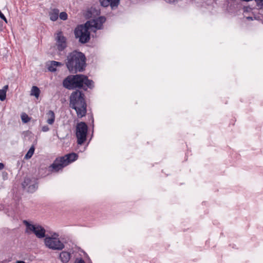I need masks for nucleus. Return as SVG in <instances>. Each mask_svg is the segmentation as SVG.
I'll return each mask as SVG.
<instances>
[{
    "mask_svg": "<svg viewBox=\"0 0 263 263\" xmlns=\"http://www.w3.org/2000/svg\"><path fill=\"white\" fill-rule=\"evenodd\" d=\"M49 130V128L47 125L43 126L42 128V130L44 132H48Z\"/></svg>",
    "mask_w": 263,
    "mask_h": 263,
    "instance_id": "b1692460",
    "label": "nucleus"
},
{
    "mask_svg": "<svg viewBox=\"0 0 263 263\" xmlns=\"http://www.w3.org/2000/svg\"><path fill=\"white\" fill-rule=\"evenodd\" d=\"M37 179L34 177H26L22 183L24 189L28 192L33 193L38 187Z\"/></svg>",
    "mask_w": 263,
    "mask_h": 263,
    "instance_id": "6e6552de",
    "label": "nucleus"
},
{
    "mask_svg": "<svg viewBox=\"0 0 263 263\" xmlns=\"http://www.w3.org/2000/svg\"><path fill=\"white\" fill-rule=\"evenodd\" d=\"M63 86L68 90L78 89L86 91L88 88H93V82L88 79V77L81 74L69 75L63 81Z\"/></svg>",
    "mask_w": 263,
    "mask_h": 263,
    "instance_id": "f257e3e1",
    "label": "nucleus"
},
{
    "mask_svg": "<svg viewBox=\"0 0 263 263\" xmlns=\"http://www.w3.org/2000/svg\"><path fill=\"white\" fill-rule=\"evenodd\" d=\"M54 62V64H55L56 65V66H62L64 65V64H63L62 63H61V62H57V61H53Z\"/></svg>",
    "mask_w": 263,
    "mask_h": 263,
    "instance_id": "393cba45",
    "label": "nucleus"
},
{
    "mask_svg": "<svg viewBox=\"0 0 263 263\" xmlns=\"http://www.w3.org/2000/svg\"><path fill=\"white\" fill-rule=\"evenodd\" d=\"M8 88V85L4 86L3 89H0V100L2 101H4L6 98V92Z\"/></svg>",
    "mask_w": 263,
    "mask_h": 263,
    "instance_id": "dca6fc26",
    "label": "nucleus"
},
{
    "mask_svg": "<svg viewBox=\"0 0 263 263\" xmlns=\"http://www.w3.org/2000/svg\"><path fill=\"white\" fill-rule=\"evenodd\" d=\"M86 58L85 54L77 50L68 53L65 60L67 69L71 73L83 72L86 67Z\"/></svg>",
    "mask_w": 263,
    "mask_h": 263,
    "instance_id": "f03ea898",
    "label": "nucleus"
},
{
    "mask_svg": "<svg viewBox=\"0 0 263 263\" xmlns=\"http://www.w3.org/2000/svg\"><path fill=\"white\" fill-rule=\"evenodd\" d=\"M21 118L24 123H27L30 121V118L26 114L22 115Z\"/></svg>",
    "mask_w": 263,
    "mask_h": 263,
    "instance_id": "4be33fe9",
    "label": "nucleus"
},
{
    "mask_svg": "<svg viewBox=\"0 0 263 263\" xmlns=\"http://www.w3.org/2000/svg\"><path fill=\"white\" fill-rule=\"evenodd\" d=\"M247 19L248 20H249V21H252L253 20V17H251V16H248L247 17Z\"/></svg>",
    "mask_w": 263,
    "mask_h": 263,
    "instance_id": "7c9ffc66",
    "label": "nucleus"
},
{
    "mask_svg": "<svg viewBox=\"0 0 263 263\" xmlns=\"http://www.w3.org/2000/svg\"><path fill=\"white\" fill-rule=\"evenodd\" d=\"M77 263H85V262L82 259H80Z\"/></svg>",
    "mask_w": 263,
    "mask_h": 263,
    "instance_id": "c85d7f7f",
    "label": "nucleus"
},
{
    "mask_svg": "<svg viewBox=\"0 0 263 263\" xmlns=\"http://www.w3.org/2000/svg\"><path fill=\"white\" fill-rule=\"evenodd\" d=\"M4 168V164L3 163H0V171Z\"/></svg>",
    "mask_w": 263,
    "mask_h": 263,
    "instance_id": "cd10ccee",
    "label": "nucleus"
},
{
    "mask_svg": "<svg viewBox=\"0 0 263 263\" xmlns=\"http://www.w3.org/2000/svg\"><path fill=\"white\" fill-rule=\"evenodd\" d=\"M88 132V126L86 123L80 122L76 126V135L77 138V143L79 145H82L86 140Z\"/></svg>",
    "mask_w": 263,
    "mask_h": 263,
    "instance_id": "423d86ee",
    "label": "nucleus"
},
{
    "mask_svg": "<svg viewBox=\"0 0 263 263\" xmlns=\"http://www.w3.org/2000/svg\"><path fill=\"white\" fill-rule=\"evenodd\" d=\"M91 29L86 25H78L74 29L76 38L79 39V42L82 44L87 43L90 40V31Z\"/></svg>",
    "mask_w": 263,
    "mask_h": 263,
    "instance_id": "39448f33",
    "label": "nucleus"
},
{
    "mask_svg": "<svg viewBox=\"0 0 263 263\" xmlns=\"http://www.w3.org/2000/svg\"><path fill=\"white\" fill-rule=\"evenodd\" d=\"M105 21V17L101 16L87 21L86 25H88L91 29V31H95L96 30L102 29L103 28V24Z\"/></svg>",
    "mask_w": 263,
    "mask_h": 263,
    "instance_id": "9d476101",
    "label": "nucleus"
},
{
    "mask_svg": "<svg viewBox=\"0 0 263 263\" xmlns=\"http://www.w3.org/2000/svg\"><path fill=\"white\" fill-rule=\"evenodd\" d=\"M59 16L61 20L63 21L66 20L68 18L67 14L65 12H62L60 14L59 13Z\"/></svg>",
    "mask_w": 263,
    "mask_h": 263,
    "instance_id": "412c9836",
    "label": "nucleus"
},
{
    "mask_svg": "<svg viewBox=\"0 0 263 263\" xmlns=\"http://www.w3.org/2000/svg\"><path fill=\"white\" fill-rule=\"evenodd\" d=\"M47 116L48 117L47 122L50 125L53 124L55 120V115L54 112L52 110H49L47 112Z\"/></svg>",
    "mask_w": 263,
    "mask_h": 263,
    "instance_id": "2eb2a0df",
    "label": "nucleus"
},
{
    "mask_svg": "<svg viewBox=\"0 0 263 263\" xmlns=\"http://www.w3.org/2000/svg\"><path fill=\"white\" fill-rule=\"evenodd\" d=\"M55 41L57 50L60 53L64 51L68 46L67 39L64 36L62 31L57 33Z\"/></svg>",
    "mask_w": 263,
    "mask_h": 263,
    "instance_id": "1a4fd4ad",
    "label": "nucleus"
},
{
    "mask_svg": "<svg viewBox=\"0 0 263 263\" xmlns=\"http://www.w3.org/2000/svg\"><path fill=\"white\" fill-rule=\"evenodd\" d=\"M69 107L76 111L78 118L85 116L87 112V104L85 95L82 90L73 91L69 97Z\"/></svg>",
    "mask_w": 263,
    "mask_h": 263,
    "instance_id": "7ed1b4c3",
    "label": "nucleus"
},
{
    "mask_svg": "<svg viewBox=\"0 0 263 263\" xmlns=\"http://www.w3.org/2000/svg\"><path fill=\"white\" fill-rule=\"evenodd\" d=\"M260 9H263V1L257 5Z\"/></svg>",
    "mask_w": 263,
    "mask_h": 263,
    "instance_id": "a878e982",
    "label": "nucleus"
},
{
    "mask_svg": "<svg viewBox=\"0 0 263 263\" xmlns=\"http://www.w3.org/2000/svg\"><path fill=\"white\" fill-rule=\"evenodd\" d=\"M60 258L63 263H67L70 258V254L66 251H63L60 254Z\"/></svg>",
    "mask_w": 263,
    "mask_h": 263,
    "instance_id": "4468645a",
    "label": "nucleus"
},
{
    "mask_svg": "<svg viewBox=\"0 0 263 263\" xmlns=\"http://www.w3.org/2000/svg\"><path fill=\"white\" fill-rule=\"evenodd\" d=\"M42 170H43V169H41V170H40V173H41V171H42Z\"/></svg>",
    "mask_w": 263,
    "mask_h": 263,
    "instance_id": "473e14b6",
    "label": "nucleus"
},
{
    "mask_svg": "<svg viewBox=\"0 0 263 263\" xmlns=\"http://www.w3.org/2000/svg\"><path fill=\"white\" fill-rule=\"evenodd\" d=\"M24 223L26 225L27 229L32 231L33 232L35 230L36 226L29 223V222L26 220L24 221Z\"/></svg>",
    "mask_w": 263,
    "mask_h": 263,
    "instance_id": "6ab92c4d",
    "label": "nucleus"
},
{
    "mask_svg": "<svg viewBox=\"0 0 263 263\" xmlns=\"http://www.w3.org/2000/svg\"><path fill=\"white\" fill-rule=\"evenodd\" d=\"M78 158V155L76 153H71L65 155L64 156L57 158L53 163L51 164L48 168H45L46 171L58 172L69 164L70 163L77 160Z\"/></svg>",
    "mask_w": 263,
    "mask_h": 263,
    "instance_id": "20e7f679",
    "label": "nucleus"
},
{
    "mask_svg": "<svg viewBox=\"0 0 263 263\" xmlns=\"http://www.w3.org/2000/svg\"><path fill=\"white\" fill-rule=\"evenodd\" d=\"M59 10L57 8L51 9L49 12L50 20L53 22L56 21L59 17Z\"/></svg>",
    "mask_w": 263,
    "mask_h": 263,
    "instance_id": "ddd939ff",
    "label": "nucleus"
},
{
    "mask_svg": "<svg viewBox=\"0 0 263 263\" xmlns=\"http://www.w3.org/2000/svg\"><path fill=\"white\" fill-rule=\"evenodd\" d=\"M0 18L1 19H2L3 20H4L5 22H6V23L7 22L6 17L5 16L4 14L1 12V10H0Z\"/></svg>",
    "mask_w": 263,
    "mask_h": 263,
    "instance_id": "5701e85b",
    "label": "nucleus"
},
{
    "mask_svg": "<svg viewBox=\"0 0 263 263\" xmlns=\"http://www.w3.org/2000/svg\"><path fill=\"white\" fill-rule=\"evenodd\" d=\"M166 2H170V1H167V0H165Z\"/></svg>",
    "mask_w": 263,
    "mask_h": 263,
    "instance_id": "72a5a7b5",
    "label": "nucleus"
},
{
    "mask_svg": "<svg viewBox=\"0 0 263 263\" xmlns=\"http://www.w3.org/2000/svg\"><path fill=\"white\" fill-rule=\"evenodd\" d=\"M34 150H35V148H34V146L32 145L29 148V149L27 152V154L25 155V158L26 159H28L31 158V157L32 156V155L34 154Z\"/></svg>",
    "mask_w": 263,
    "mask_h": 263,
    "instance_id": "a211bd4d",
    "label": "nucleus"
},
{
    "mask_svg": "<svg viewBox=\"0 0 263 263\" xmlns=\"http://www.w3.org/2000/svg\"><path fill=\"white\" fill-rule=\"evenodd\" d=\"M16 263H25V261L23 260H18L16 262Z\"/></svg>",
    "mask_w": 263,
    "mask_h": 263,
    "instance_id": "2f4dec72",
    "label": "nucleus"
},
{
    "mask_svg": "<svg viewBox=\"0 0 263 263\" xmlns=\"http://www.w3.org/2000/svg\"><path fill=\"white\" fill-rule=\"evenodd\" d=\"M33 233L39 238H43L45 236V230L41 226H37Z\"/></svg>",
    "mask_w": 263,
    "mask_h": 263,
    "instance_id": "f8f14e48",
    "label": "nucleus"
},
{
    "mask_svg": "<svg viewBox=\"0 0 263 263\" xmlns=\"http://www.w3.org/2000/svg\"><path fill=\"white\" fill-rule=\"evenodd\" d=\"M262 1H263V0H255V2L256 3V5H257L258 4L261 3Z\"/></svg>",
    "mask_w": 263,
    "mask_h": 263,
    "instance_id": "c756f323",
    "label": "nucleus"
},
{
    "mask_svg": "<svg viewBox=\"0 0 263 263\" xmlns=\"http://www.w3.org/2000/svg\"><path fill=\"white\" fill-rule=\"evenodd\" d=\"M40 94V89L36 86H32L31 90V96H35V98H38Z\"/></svg>",
    "mask_w": 263,
    "mask_h": 263,
    "instance_id": "f3484780",
    "label": "nucleus"
},
{
    "mask_svg": "<svg viewBox=\"0 0 263 263\" xmlns=\"http://www.w3.org/2000/svg\"><path fill=\"white\" fill-rule=\"evenodd\" d=\"M48 69L51 72H55L57 70V66L54 64L53 61L50 62V64L48 65Z\"/></svg>",
    "mask_w": 263,
    "mask_h": 263,
    "instance_id": "aec40b11",
    "label": "nucleus"
},
{
    "mask_svg": "<svg viewBox=\"0 0 263 263\" xmlns=\"http://www.w3.org/2000/svg\"><path fill=\"white\" fill-rule=\"evenodd\" d=\"M101 5L104 7L110 6L111 9H116L120 4V0H99Z\"/></svg>",
    "mask_w": 263,
    "mask_h": 263,
    "instance_id": "9b49d317",
    "label": "nucleus"
},
{
    "mask_svg": "<svg viewBox=\"0 0 263 263\" xmlns=\"http://www.w3.org/2000/svg\"><path fill=\"white\" fill-rule=\"evenodd\" d=\"M91 11L90 10H88V11H87V12L86 13V16L87 17H91Z\"/></svg>",
    "mask_w": 263,
    "mask_h": 263,
    "instance_id": "bb28decb",
    "label": "nucleus"
},
{
    "mask_svg": "<svg viewBox=\"0 0 263 263\" xmlns=\"http://www.w3.org/2000/svg\"><path fill=\"white\" fill-rule=\"evenodd\" d=\"M54 236L56 237H46L45 238L44 241L46 246L53 250H62L64 248V245L57 238L59 236L58 234L54 233Z\"/></svg>",
    "mask_w": 263,
    "mask_h": 263,
    "instance_id": "0eeeda50",
    "label": "nucleus"
}]
</instances>
